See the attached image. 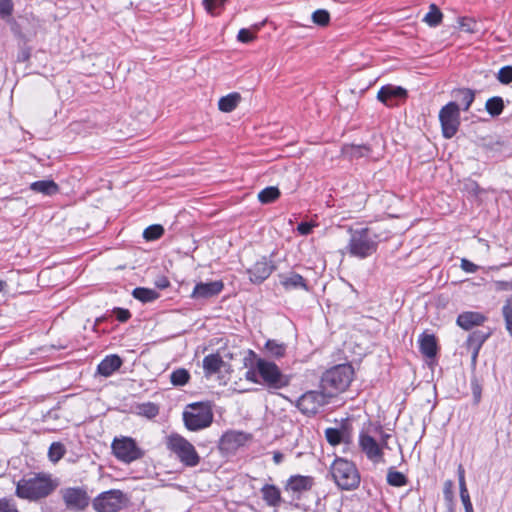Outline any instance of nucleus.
<instances>
[{
	"instance_id": "1",
	"label": "nucleus",
	"mask_w": 512,
	"mask_h": 512,
	"mask_svg": "<svg viewBox=\"0 0 512 512\" xmlns=\"http://www.w3.org/2000/svg\"><path fill=\"white\" fill-rule=\"evenodd\" d=\"M382 235L373 228L363 227L350 230V239L346 246L348 253L356 258L365 259L377 251Z\"/></svg>"
},
{
	"instance_id": "2",
	"label": "nucleus",
	"mask_w": 512,
	"mask_h": 512,
	"mask_svg": "<svg viewBox=\"0 0 512 512\" xmlns=\"http://www.w3.org/2000/svg\"><path fill=\"white\" fill-rule=\"evenodd\" d=\"M353 375L354 369L351 364L336 365L323 374L320 384L321 389L331 398L347 389L353 379Z\"/></svg>"
},
{
	"instance_id": "3",
	"label": "nucleus",
	"mask_w": 512,
	"mask_h": 512,
	"mask_svg": "<svg viewBox=\"0 0 512 512\" xmlns=\"http://www.w3.org/2000/svg\"><path fill=\"white\" fill-rule=\"evenodd\" d=\"M55 487L49 476L38 474L21 479L17 483L16 494L20 498L37 500L48 496Z\"/></svg>"
},
{
	"instance_id": "4",
	"label": "nucleus",
	"mask_w": 512,
	"mask_h": 512,
	"mask_svg": "<svg viewBox=\"0 0 512 512\" xmlns=\"http://www.w3.org/2000/svg\"><path fill=\"white\" fill-rule=\"evenodd\" d=\"M257 367L261 385L268 390H280L290 384L291 377L284 374L276 363L264 358H257Z\"/></svg>"
},
{
	"instance_id": "5",
	"label": "nucleus",
	"mask_w": 512,
	"mask_h": 512,
	"mask_svg": "<svg viewBox=\"0 0 512 512\" xmlns=\"http://www.w3.org/2000/svg\"><path fill=\"white\" fill-rule=\"evenodd\" d=\"M330 473L336 485L342 490H353L360 483L356 466L346 459L336 458L330 467Z\"/></svg>"
},
{
	"instance_id": "6",
	"label": "nucleus",
	"mask_w": 512,
	"mask_h": 512,
	"mask_svg": "<svg viewBox=\"0 0 512 512\" xmlns=\"http://www.w3.org/2000/svg\"><path fill=\"white\" fill-rule=\"evenodd\" d=\"M183 420L187 429L197 431L204 429L213 421V413L210 405L206 403H193L183 413Z\"/></svg>"
},
{
	"instance_id": "7",
	"label": "nucleus",
	"mask_w": 512,
	"mask_h": 512,
	"mask_svg": "<svg viewBox=\"0 0 512 512\" xmlns=\"http://www.w3.org/2000/svg\"><path fill=\"white\" fill-rule=\"evenodd\" d=\"M167 448L188 467L197 466L200 462V456L194 446L179 434H172L168 437Z\"/></svg>"
},
{
	"instance_id": "8",
	"label": "nucleus",
	"mask_w": 512,
	"mask_h": 512,
	"mask_svg": "<svg viewBox=\"0 0 512 512\" xmlns=\"http://www.w3.org/2000/svg\"><path fill=\"white\" fill-rule=\"evenodd\" d=\"M127 503L128 498L121 490L112 489L99 494L92 505L97 512H118Z\"/></svg>"
},
{
	"instance_id": "9",
	"label": "nucleus",
	"mask_w": 512,
	"mask_h": 512,
	"mask_svg": "<svg viewBox=\"0 0 512 512\" xmlns=\"http://www.w3.org/2000/svg\"><path fill=\"white\" fill-rule=\"evenodd\" d=\"M439 121L444 138L450 139L457 133L460 126V112L457 102H449L439 111Z\"/></svg>"
},
{
	"instance_id": "10",
	"label": "nucleus",
	"mask_w": 512,
	"mask_h": 512,
	"mask_svg": "<svg viewBox=\"0 0 512 512\" xmlns=\"http://www.w3.org/2000/svg\"><path fill=\"white\" fill-rule=\"evenodd\" d=\"M111 447L115 457L124 463H131L144 455L135 440L130 437L115 438Z\"/></svg>"
},
{
	"instance_id": "11",
	"label": "nucleus",
	"mask_w": 512,
	"mask_h": 512,
	"mask_svg": "<svg viewBox=\"0 0 512 512\" xmlns=\"http://www.w3.org/2000/svg\"><path fill=\"white\" fill-rule=\"evenodd\" d=\"M330 396L321 391H308L296 401L297 408L305 415L316 414L321 407L329 403Z\"/></svg>"
},
{
	"instance_id": "12",
	"label": "nucleus",
	"mask_w": 512,
	"mask_h": 512,
	"mask_svg": "<svg viewBox=\"0 0 512 512\" xmlns=\"http://www.w3.org/2000/svg\"><path fill=\"white\" fill-rule=\"evenodd\" d=\"M407 95V90L403 87L388 84L380 88L377 93V99L387 107H394L399 105L401 101H404Z\"/></svg>"
},
{
	"instance_id": "13",
	"label": "nucleus",
	"mask_w": 512,
	"mask_h": 512,
	"mask_svg": "<svg viewBox=\"0 0 512 512\" xmlns=\"http://www.w3.org/2000/svg\"><path fill=\"white\" fill-rule=\"evenodd\" d=\"M314 484L311 476L294 475L291 476L285 485V492L291 493V500H299L301 495L309 491Z\"/></svg>"
},
{
	"instance_id": "14",
	"label": "nucleus",
	"mask_w": 512,
	"mask_h": 512,
	"mask_svg": "<svg viewBox=\"0 0 512 512\" xmlns=\"http://www.w3.org/2000/svg\"><path fill=\"white\" fill-rule=\"evenodd\" d=\"M275 269L276 266L271 260L267 257H261L251 268L247 269V273L252 283L261 284Z\"/></svg>"
},
{
	"instance_id": "15",
	"label": "nucleus",
	"mask_w": 512,
	"mask_h": 512,
	"mask_svg": "<svg viewBox=\"0 0 512 512\" xmlns=\"http://www.w3.org/2000/svg\"><path fill=\"white\" fill-rule=\"evenodd\" d=\"M359 447L369 460L375 463L382 461L381 445L365 431H361L359 434Z\"/></svg>"
},
{
	"instance_id": "16",
	"label": "nucleus",
	"mask_w": 512,
	"mask_h": 512,
	"mask_svg": "<svg viewBox=\"0 0 512 512\" xmlns=\"http://www.w3.org/2000/svg\"><path fill=\"white\" fill-rule=\"evenodd\" d=\"M62 493L65 505L70 510L81 511L89 504V497L81 488H68Z\"/></svg>"
},
{
	"instance_id": "17",
	"label": "nucleus",
	"mask_w": 512,
	"mask_h": 512,
	"mask_svg": "<svg viewBox=\"0 0 512 512\" xmlns=\"http://www.w3.org/2000/svg\"><path fill=\"white\" fill-rule=\"evenodd\" d=\"M281 286L286 291L292 290H304L309 291L307 280L300 274L289 271L287 273H281L278 275Z\"/></svg>"
},
{
	"instance_id": "18",
	"label": "nucleus",
	"mask_w": 512,
	"mask_h": 512,
	"mask_svg": "<svg viewBox=\"0 0 512 512\" xmlns=\"http://www.w3.org/2000/svg\"><path fill=\"white\" fill-rule=\"evenodd\" d=\"M224 288L222 281H211L197 283L193 289L192 297L195 299H208L221 293Z\"/></svg>"
},
{
	"instance_id": "19",
	"label": "nucleus",
	"mask_w": 512,
	"mask_h": 512,
	"mask_svg": "<svg viewBox=\"0 0 512 512\" xmlns=\"http://www.w3.org/2000/svg\"><path fill=\"white\" fill-rule=\"evenodd\" d=\"M486 316L479 312L466 311L458 315L456 323L464 330H470L474 326H480L486 321Z\"/></svg>"
},
{
	"instance_id": "20",
	"label": "nucleus",
	"mask_w": 512,
	"mask_h": 512,
	"mask_svg": "<svg viewBox=\"0 0 512 512\" xmlns=\"http://www.w3.org/2000/svg\"><path fill=\"white\" fill-rule=\"evenodd\" d=\"M29 189L44 196H54L59 193V185L51 179L39 180L31 183Z\"/></svg>"
},
{
	"instance_id": "21",
	"label": "nucleus",
	"mask_w": 512,
	"mask_h": 512,
	"mask_svg": "<svg viewBox=\"0 0 512 512\" xmlns=\"http://www.w3.org/2000/svg\"><path fill=\"white\" fill-rule=\"evenodd\" d=\"M122 365V360L118 355H109L106 356L97 367V372L104 376H111L116 370H118Z\"/></svg>"
},
{
	"instance_id": "22",
	"label": "nucleus",
	"mask_w": 512,
	"mask_h": 512,
	"mask_svg": "<svg viewBox=\"0 0 512 512\" xmlns=\"http://www.w3.org/2000/svg\"><path fill=\"white\" fill-rule=\"evenodd\" d=\"M452 96L455 99L453 102H457L459 105V111H468L475 99V93L471 89L461 88L456 89L452 92Z\"/></svg>"
},
{
	"instance_id": "23",
	"label": "nucleus",
	"mask_w": 512,
	"mask_h": 512,
	"mask_svg": "<svg viewBox=\"0 0 512 512\" xmlns=\"http://www.w3.org/2000/svg\"><path fill=\"white\" fill-rule=\"evenodd\" d=\"M225 365L222 357L216 354H209L203 359V370L206 377L220 372L222 367Z\"/></svg>"
},
{
	"instance_id": "24",
	"label": "nucleus",
	"mask_w": 512,
	"mask_h": 512,
	"mask_svg": "<svg viewBox=\"0 0 512 512\" xmlns=\"http://www.w3.org/2000/svg\"><path fill=\"white\" fill-rule=\"evenodd\" d=\"M420 351L428 358H433L437 353L436 339L433 334L423 333L419 338Z\"/></svg>"
},
{
	"instance_id": "25",
	"label": "nucleus",
	"mask_w": 512,
	"mask_h": 512,
	"mask_svg": "<svg viewBox=\"0 0 512 512\" xmlns=\"http://www.w3.org/2000/svg\"><path fill=\"white\" fill-rule=\"evenodd\" d=\"M262 498L268 506L277 507L281 503L280 490L275 485L266 484L261 488Z\"/></svg>"
},
{
	"instance_id": "26",
	"label": "nucleus",
	"mask_w": 512,
	"mask_h": 512,
	"mask_svg": "<svg viewBox=\"0 0 512 512\" xmlns=\"http://www.w3.org/2000/svg\"><path fill=\"white\" fill-rule=\"evenodd\" d=\"M241 96L239 93L233 92L223 96L218 101V108L220 111L229 113L232 112L239 104Z\"/></svg>"
},
{
	"instance_id": "27",
	"label": "nucleus",
	"mask_w": 512,
	"mask_h": 512,
	"mask_svg": "<svg viewBox=\"0 0 512 512\" xmlns=\"http://www.w3.org/2000/svg\"><path fill=\"white\" fill-rule=\"evenodd\" d=\"M491 331L489 328L484 330H475L473 331L467 338L466 346L467 347H476L480 348L484 344V342L490 337Z\"/></svg>"
},
{
	"instance_id": "28",
	"label": "nucleus",
	"mask_w": 512,
	"mask_h": 512,
	"mask_svg": "<svg viewBox=\"0 0 512 512\" xmlns=\"http://www.w3.org/2000/svg\"><path fill=\"white\" fill-rule=\"evenodd\" d=\"M264 348L270 357L279 359L285 356L287 346L276 340H267Z\"/></svg>"
},
{
	"instance_id": "29",
	"label": "nucleus",
	"mask_w": 512,
	"mask_h": 512,
	"mask_svg": "<svg viewBox=\"0 0 512 512\" xmlns=\"http://www.w3.org/2000/svg\"><path fill=\"white\" fill-rule=\"evenodd\" d=\"M132 295L135 299L143 302L148 303L156 300L159 296L158 292L144 287H137L132 291Z\"/></svg>"
},
{
	"instance_id": "30",
	"label": "nucleus",
	"mask_w": 512,
	"mask_h": 512,
	"mask_svg": "<svg viewBox=\"0 0 512 512\" xmlns=\"http://www.w3.org/2000/svg\"><path fill=\"white\" fill-rule=\"evenodd\" d=\"M135 409L138 415L146 417L148 419L155 418L159 414L158 405L152 402L138 404L135 407Z\"/></svg>"
},
{
	"instance_id": "31",
	"label": "nucleus",
	"mask_w": 512,
	"mask_h": 512,
	"mask_svg": "<svg viewBox=\"0 0 512 512\" xmlns=\"http://www.w3.org/2000/svg\"><path fill=\"white\" fill-rule=\"evenodd\" d=\"M191 376L187 369L178 368L170 374V382L173 386H184L186 385Z\"/></svg>"
},
{
	"instance_id": "32",
	"label": "nucleus",
	"mask_w": 512,
	"mask_h": 512,
	"mask_svg": "<svg viewBox=\"0 0 512 512\" xmlns=\"http://www.w3.org/2000/svg\"><path fill=\"white\" fill-rule=\"evenodd\" d=\"M442 17L443 14L440 9L435 4H431L429 12L425 15L423 21L430 27H436L441 23Z\"/></svg>"
},
{
	"instance_id": "33",
	"label": "nucleus",
	"mask_w": 512,
	"mask_h": 512,
	"mask_svg": "<svg viewBox=\"0 0 512 512\" xmlns=\"http://www.w3.org/2000/svg\"><path fill=\"white\" fill-rule=\"evenodd\" d=\"M486 111L493 117L498 116L504 109V102L501 97L495 96L487 100L485 104Z\"/></svg>"
},
{
	"instance_id": "34",
	"label": "nucleus",
	"mask_w": 512,
	"mask_h": 512,
	"mask_svg": "<svg viewBox=\"0 0 512 512\" xmlns=\"http://www.w3.org/2000/svg\"><path fill=\"white\" fill-rule=\"evenodd\" d=\"M407 477L394 468H389L387 473V483L394 487H402L407 484Z\"/></svg>"
},
{
	"instance_id": "35",
	"label": "nucleus",
	"mask_w": 512,
	"mask_h": 512,
	"mask_svg": "<svg viewBox=\"0 0 512 512\" xmlns=\"http://www.w3.org/2000/svg\"><path fill=\"white\" fill-rule=\"evenodd\" d=\"M280 196V191L277 187L270 186L261 190L258 194V199L263 204H268L275 201Z\"/></svg>"
},
{
	"instance_id": "36",
	"label": "nucleus",
	"mask_w": 512,
	"mask_h": 512,
	"mask_svg": "<svg viewBox=\"0 0 512 512\" xmlns=\"http://www.w3.org/2000/svg\"><path fill=\"white\" fill-rule=\"evenodd\" d=\"M66 449L60 442H53L48 450V457L52 462H58L65 454Z\"/></svg>"
},
{
	"instance_id": "37",
	"label": "nucleus",
	"mask_w": 512,
	"mask_h": 512,
	"mask_svg": "<svg viewBox=\"0 0 512 512\" xmlns=\"http://www.w3.org/2000/svg\"><path fill=\"white\" fill-rule=\"evenodd\" d=\"M164 233V228L159 224L150 225L143 232V237L147 241L159 239Z\"/></svg>"
},
{
	"instance_id": "38",
	"label": "nucleus",
	"mask_w": 512,
	"mask_h": 512,
	"mask_svg": "<svg viewBox=\"0 0 512 512\" xmlns=\"http://www.w3.org/2000/svg\"><path fill=\"white\" fill-rule=\"evenodd\" d=\"M314 24L325 27L330 22V13L325 9H318L312 13Z\"/></svg>"
},
{
	"instance_id": "39",
	"label": "nucleus",
	"mask_w": 512,
	"mask_h": 512,
	"mask_svg": "<svg viewBox=\"0 0 512 512\" xmlns=\"http://www.w3.org/2000/svg\"><path fill=\"white\" fill-rule=\"evenodd\" d=\"M502 315L505 320L506 329L508 333L512 336V300L507 299L505 304L502 307Z\"/></svg>"
},
{
	"instance_id": "40",
	"label": "nucleus",
	"mask_w": 512,
	"mask_h": 512,
	"mask_svg": "<svg viewBox=\"0 0 512 512\" xmlns=\"http://www.w3.org/2000/svg\"><path fill=\"white\" fill-rule=\"evenodd\" d=\"M249 355L255 359V364L252 368H250L245 373V378L251 382L261 384L259 373H258V367H257V355L252 350H249Z\"/></svg>"
},
{
	"instance_id": "41",
	"label": "nucleus",
	"mask_w": 512,
	"mask_h": 512,
	"mask_svg": "<svg viewBox=\"0 0 512 512\" xmlns=\"http://www.w3.org/2000/svg\"><path fill=\"white\" fill-rule=\"evenodd\" d=\"M325 436L327 439V442L331 444L332 446H336L343 441V437L340 433V430L338 428H327L325 430Z\"/></svg>"
},
{
	"instance_id": "42",
	"label": "nucleus",
	"mask_w": 512,
	"mask_h": 512,
	"mask_svg": "<svg viewBox=\"0 0 512 512\" xmlns=\"http://www.w3.org/2000/svg\"><path fill=\"white\" fill-rule=\"evenodd\" d=\"M453 488H454V483L452 480H446L444 482L443 495H444L445 501L448 503V507H453V500H454Z\"/></svg>"
},
{
	"instance_id": "43",
	"label": "nucleus",
	"mask_w": 512,
	"mask_h": 512,
	"mask_svg": "<svg viewBox=\"0 0 512 512\" xmlns=\"http://www.w3.org/2000/svg\"><path fill=\"white\" fill-rule=\"evenodd\" d=\"M459 27L462 31L468 33H475L478 30L476 21L467 17H463L459 20Z\"/></svg>"
},
{
	"instance_id": "44",
	"label": "nucleus",
	"mask_w": 512,
	"mask_h": 512,
	"mask_svg": "<svg viewBox=\"0 0 512 512\" xmlns=\"http://www.w3.org/2000/svg\"><path fill=\"white\" fill-rule=\"evenodd\" d=\"M498 80L503 84L512 82V66L502 67L498 72Z\"/></svg>"
},
{
	"instance_id": "45",
	"label": "nucleus",
	"mask_w": 512,
	"mask_h": 512,
	"mask_svg": "<svg viewBox=\"0 0 512 512\" xmlns=\"http://www.w3.org/2000/svg\"><path fill=\"white\" fill-rule=\"evenodd\" d=\"M243 439H244L243 433L230 432V433H226L223 436L222 441H223V443H233L235 445H240L242 443Z\"/></svg>"
},
{
	"instance_id": "46",
	"label": "nucleus",
	"mask_w": 512,
	"mask_h": 512,
	"mask_svg": "<svg viewBox=\"0 0 512 512\" xmlns=\"http://www.w3.org/2000/svg\"><path fill=\"white\" fill-rule=\"evenodd\" d=\"M226 0H203L205 9L210 14H215L218 8H221Z\"/></svg>"
},
{
	"instance_id": "47",
	"label": "nucleus",
	"mask_w": 512,
	"mask_h": 512,
	"mask_svg": "<svg viewBox=\"0 0 512 512\" xmlns=\"http://www.w3.org/2000/svg\"><path fill=\"white\" fill-rule=\"evenodd\" d=\"M13 10V4L11 0H0V16L4 19L9 17Z\"/></svg>"
},
{
	"instance_id": "48",
	"label": "nucleus",
	"mask_w": 512,
	"mask_h": 512,
	"mask_svg": "<svg viewBox=\"0 0 512 512\" xmlns=\"http://www.w3.org/2000/svg\"><path fill=\"white\" fill-rule=\"evenodd\" d=\"M460 498L463 503L465 512H474L468 489L460 491Z\"/></svg>"
},
{
	"instance_id": "49",
	"label": "nucleus",
	"mask_w": 512,
	"mask_h": 512,
	"mask_svg": "<svg viewBox=\"0 0 512 512\" xmlns=\"http://www.w3.org/2000/svg\"><path fill=\"white\" fill-rule=\"evenodd\" d=\"M0 512H18L15 504L6 498L0 499Z\"/></svg>"
},
{
	"instance_id": "50",
	"label": "nucleus",
	"mask_w": 512,
	"mask_h": 512,
	"mask_svg": "<svg viewBox=\"0 0 512 512\" xmlns=\"http://www.w3.org/2000/svg\"><path fill=\"white\" fill-rule=\"evenodd\" d=\"M255 38V35L249 29H241L238 32L237 39L243 43H249Z\"/></svg>"
},
{
	"instance_id": "51",
	"label": "nucleus",
	"mask_w": 512,
	"mask_h": 512,
	"mask_svg": "<svg viewBox=\"0 0 512 512\" xmlns=\"http://www.w3.org/2000/svg\"><path fill=\"white\" fill-rule=\"evenodd\" d=\"M113 314L120 322H126L131 317L129 310L118 307L113 309Z\"/></svg>"
},
{
	"instance_id": "52",
	"label": "nucleus",
	"mask_w": 512,
	"mask_h": 512,
	"mask_svg": "<svg viewBox=\"0 0 512 512\" xmlns=\"http://www.w3.org/2000/svg\"><path fill=\"white\" fill-rule=\"evenodd\" d=\"M458 474V482H459V489L460 491L466 490V482H465V470L464 467L460 464L457 469Z\"/></svg>"
},
{
	"instance_id": "53",
	"label": "nucleus",
	"mask_w": 512,
	"mask_h": 512,
	"mask_svg": "<svg viewBox=\"0 0 512 512\" xmlns=\"http://www.w3.org/2000/svg\"><path fill=\"white\" fill-rule=\"evenodd\" d=\"M461 268L467 273H475L478 269V266L467 259H462Z\"/></svg>"
},
{
	"instance_id": "54",
	"label": "nucleus",
	"mask_w": 512,
	"mask_h": 512,
	"mask_svg": "<svg viewBox=\"0 0 512 512\" xmlns=\"http://www.w3.org/2000/svg\"><path fill=\"white\" fill-rule=\"evenodd\" d=\"M314 225L308 222H301L297 226V231L301 235H308L312 232Z\"/></svg>"
},
{
	"instance_id": "55",
	"label": "nucleus",
	"mask_w": 512,
	"mask_h": 512,
	"mask_svg": "<svg viewBox=\"0 0 512 512\" xmlns=\"http://www.w3.org/2000/svg\"><path fill=\"white\" fill-rule=\"evenodd\" d=\"M496 290L498 291H510L512 290V280L511 281H497L495 283Z\"/></svg>"
},
{
	"instance_id": "56",
	"label": "nucleus",
	"mask_w": 512,
	"mask_h": 512,
	"mask_svg": "<svg viewBox=\"0 0 512 512\" xmlns=\"http://www.w3.org/2000/svg\"><path fill=\"white\" fill-rule=\"evenodd\" d=\"M339 430H340L341 435L343 436L342 437L343 438L342 443H345V444L352 443V435H351L350 430L347 427H345V426H343Z\"/></svg>"
},
{
	"instance_id": "57",
	"label": "nucleus",
	"mask_w": 512,
	"mask_h": 512,
	"mask_svg": "<svg viewBox=\"0 0 512 512\" xmlns=\"http://www.w3.org/2000/svg\"><path fill=\"white\" fill-rule=\"evenodd\" d=\"M377 429L380 432V443L379 444L381 445V450H382L383 448L388 447V439L391 437V435L383 432L381 427H378Z\"/></svg>"
},
{
	"instance_id": "58",
	"label": "nucleus",
	"mask_w": 512,
	"mask_h": 512,
	"mask_svg": "<svg viewBox=\"0 0 512 512\" xmlns=\"http://www.w3.org/2000/svg\"><path fill=\"white\" fill-rule=\"evenodd\" d=\"M467 349L471 352V362L473 365H476L478 354L480 351V348L476 347H467Z\"/></svg>"
},
{
	"instance_id": "59",
	"label": "nucleus",
	"mask_w": 512,
	"mask_h": 512,
	"mask_svg": "<svg viewBox=\"0 0 512 512\" xmlns=\"http://www.w3.org/2000/svg\"><path fill=\"white\" fill-rule=\"evenodd\" d=\"M283 458H284V455L279 452V451H276L273 453V461L275 464H280L282 461H283Z\"/></svg>"
},
{
	"instance_id": "60",
	"label": "nucleus",
	"mask_w": 512,
	"mask_h": 512,
	"mask_svg": "<svg viewBox=\"0 0 512 512\" xmlns=\"http://www.w3.org/2000/svg\"><path fill=\"white\" fill-rule=\"evenodd\" d=\"M7 282L4 280H0V292H4L7 288Z\"/></svg>"
},
{
	"instance_id": "61",
	"label": "nucleus",
	"mask_w": 512,
	"mask_h": 512,
	"mask_svg": "<svg viewBox=\"0 0 512 512\" xmlns=\"http://www.w3.org/2000/svg\"><path fill=\"white\" fill-rule=\"evenodd\" d=\"M157 285L160 288H165L168 286V281L166 279H164L162 282L158 283Z\"/></svg>"
},
{
	"instance_id": "62",
	"label": "nucleus",
	"mask_w": 512,
	"mask_h": 512,
	"mask_svg": "<svg viewBox=\"0 0 512 512\" xmlns=\"http://www.w3.org/2000/svg\"><path fill=\"white\" fill-rule=\"evenodd\" d=\"M474 396L476 398V401H479V398H480V392H475L474 391Z\"/></svg>"
},
{
	"instance_id": "63",
	"label": "nucleus",
	"mask_w": 512,
	"mask_h": 512,
	"mask_svg": "<svg viewBox=\"0 0 512 512\" xmlns=\"http://www.w3.org/2000/svg\"><path fill=\"white\" fill-rule=\"evenodd\" d=\"M101 321H103V318H102V317L97 318V319H96V325H97V324H99Z\"/></svg>"
},
{
	"instance_id": "64",
	"label": "nucleus",
	"mask_w": 512,
	"mask_h": 512,
	"mask_svg": "<svg viewBox=\"0 0 512 512\" xmlns=\"http://www.w3.org/2000/svg\"><path fill=\"white\" fill-rule=\"evenodd\" d=\"M447 512H455L453 507H448V511Z\"/></svg>"
}]
</instances>
